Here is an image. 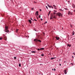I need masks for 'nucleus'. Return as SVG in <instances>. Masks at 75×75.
<instances>
[{
    "label": "nucleus",
    "mask_w": 75,
    "mask_h": 75,
    "mask_svg": "<svg viewBox=\"0 0 75 75\" xmlns=\"http://www.w3.org/2000/svg\"><path fill=\"white\" fill-rule=\"evenodd\" d=\"M8 26H6L5 27V31L6 33H8V32H9V30H8Z\"/></svg>",
    "instance_id": "1"
},
{
    "label": "nucleus",
    "mask_w": 75,
    "mask_h": 75,
    "mask_svg": "<svg viewBox=\"0 0 75 75\" xmlns=\"http://www.w3.org/2000/svg\"><path fill=\"white\" fill-rule=\"evenodd\" d=\"M56 15H57L58 16H59V17H60V16H62V13H61L60 12H58L57 13H56Z\"/></svg>",
    "instance_id": "2"
},
{
    "label": "nucleus",
    "mask_w": 75,
    "mask_h": 75,
    "mask_svg": "<svg viewBox=\"0 0 75 75\" xmlns=\"http://www.w3.org/2000/svg\"><path fill=\"white\" fill-rule=\"evenodd\" d=\"M34 41H36V42H41V41L40 40H38L37 39H35L34 40Z\"/></svg>",
    "instance_id": "3"
},
{
    "label": "nucleus",
    "mask_w": 75,
    "mask_h": 75,
    "mask_svg": "<svg viewBox=\"0 0 75 75\" xmlns=\"http://www.w3.org/2000/svg\"><path fill=\"white\" fill-rule=\"evenodd\" d=\"M51 16H53H53H53V18H55V19H56V18H57V17H56L55 16V14H53V15H51Z\"/></svg>",
    "instance_id": "4"
},
{
    "label": "nucleus",
    "mask_w": 75,
    "mask_h": 75,
    "mask_svg": "<svg viewBox=\"0 0 75 75\" xmlns=\"http://www.w3.org/2000/svg\"><path fill=\"white\" fill-rule=\"evenodd\" d=\"M3 39H4V40H5V41H6V40H7V37L5 36V37H4L3 38Z\"/></svg>",
    "instance_id": "5"
},
{
    "label": "nucleus",
    "mask_w": 75,
    "mask_h": 75,
    "mask_svg": "<svg viewBox=\"0 0 75 75\" xmlns=\"http://www.w3.org/2000/svg\"><path fill=\"white\" fill-rule=\"evenodd\" d=\"M55 38H56L57 40H58L59 39V37H55Z\"/></svg>",
    "instance_id": "6"
},
{
    "label": "nucleus",
    "mask_w": 75,
    "mask_h": 75,
    "mask_svg": "<svg viewBox=\"0 0 75 75\" xmlns=\"http://www.w3.org/2000/svg\"><path fill=\"white\" fill-rule=\"evenodd\" d=\"M28 21L30 24H31V23H32V21H31V20L29 19Z\"/></svg>",
    "instance_id": "7"
},
{
    "label": "nucleus",
    "mask_w": 75,
    "mask_h": 75,
    "mask_svg": "<svg viewBox=\"0 0 75 75\" xmlns=\"http://www.w3.org/2000/svg\"><path fill=\"white\" fill-rule=\"evenodd\" d=\"M35 14L36 15H37V16H38V11H36L35 13Z\"/></svg>",
    "instance_id": "8"
},
{
    "label": "nucleus",
    "mask_w": 75,
    "mask_h": 75,
    "mask_svg": "<svg viewBox=\"0 0 75 75\" xmlns=\"http://www.w3.org/2000/svg\"><path fill=\"white\" fill-rule=\"evenodd\" d=\"M64 74H67V70H65L64 71Z\"/></svg>",
    "instance_id": "9"
},
{
    "label": "nucleus",
    "mask_w": 75,
    "mask_h": 75,
    "mask_svg": "<svg viewBox=\"0 0 75 75\" xmlns=\"http://www.w3.org/2000/svg\"><path fill=\"white\" fill-rule=\"evenodd\" d=\"M53 17V16H51V17H50V20H51V19H52V17Z\"/></svg>",
    "instance_id": "10"
},
{
    "label": "nucleus",
    "mask_w": 75,
    "mask_h": 75,
    "mask_svg": "<svg viewBox=\"0 0 75 75\" xmlns=\"http://www.w3.org/2000/svg\"><path fill=\"white\" fill-rule=\"evenodd\" d=\"M72 6L73 7V8H75V6L74 4H73L72 5Z\"/></svg>",
    "instance_id": "11"
},
{
    "label": "nucleus",
    "mask_w": 75,
    "mask_h": 75,
    "mask_svg": "<svg viewBox=\"0 0 75 75\" xmlns=\"http://www.w3.org/2000/svg\"><path fill=\"white\" fill-rule=\"evenodd\" d=\"M51 13V11H50L49 12V13L48 14V16H49V15H50V14Z\"/></svg>",
    "instance_id": "12"
},
{
    "label": "nucleus",
    "mask_w": 75,
    "mask_h": 75,
    "mask_svg": "<svg viewBox=\"0 0 75 75\" xmlns=\"http://www.w3.org/2000/svg\"><path fill=\"white\" fill-rule=\"evenodd\" d=\"M47 6L49 7V8H51V6H50V5L47 4Z\"/></svg>",
    "instance_id": "13"
},
{
    "label": "nucleus",
    "mask_w": 75,
    "mask_h": 75,
    "mask_svg": "<svg viewBox=\"0 0 75 75\" xmlns=\"http://www.w3.org/2000/svg\"><path fill=\"white\" fill-rule=\"evenodd\" d=\"M74 31H73V32L72 33V35H74Z\"/></svg>",
    "instance_id": "14"
},
{
    "label": "nucleus",
    "mask_w": 75,
    "mask_h": 75,
    "mask_svg": "<svg viewBox=\"0 0 75 75\" xmlns=\"http://www.w3.org/2000/svg\"><path fill=\"white\" fill-rule=\"evenodd\" d=\"M55 58H56V57L55 58V57H54V58H53V57H52L51 58V59H55Z\"/></svg>",
    "instance_id": "15"
},
{
    "label": "nucleus",
    "mask_w": 75,
    "mask_h": 75,
    "mask_svg": "<svg viewBox=\"0 0 75 75\" xmlns=\"http://www.w3.org/2000/svg\"><path fill=\"white\" fill-rule=\"evenodd\" d=\"M67 46H69V47H71V45L69 44L67 45Z\"/></svg>",
    "instance_id": "16"
},
{
    "label": "nucleus",
    "mask_w": 75,
    "mask_h": 75,
    "mask_svg": "<svg viewBox=\"0 0 75 75\" xmlns=\"http://www.w3.org/2000/svg\"><path fill=\"white\" fill-rule=\"evenodd\" d=\"M44 49V48H42L40 49V50H43Z\"/></svg>",
    "instance_id": "17"
},
{
    "label": "nucleus",
    "mask_w": 75,
    "mask_h": 75,
    "mask_svg": "<svg viewBox=\"0 0 75 75\" xmlns=\"http://www.w3.org/2000/svg\"><path fill=\"white\" fill-rule=\"evenodd\" d=\"M31 52H32V53H35V51H32Z\"/></svg>",
    "instance_id": "18"
},
{
    "label": "nucleus",
    "mask_w": 75,
    "mask_h": 75,
    "mask_svg": "<svg viewBox=\"0 0 75 75\" xmlns=\"http://www.w3.org/2000/svg\"><path fill=\"white\" fill-rule=\"evenodd\" d=\"M68 14L69 15V14H70V11H69L68 12Z\"/></svg>",
    "instance_id": "19"
},
{
    "label": "nucleus",
    "mask_w": 75,
    "mask_h": 75,
    "mask_svg": "<svg viewBox=\"0 0 75 75\" xmlns=\"http://www.w3.org/2000/svg\"><path fill=\"white\" fill-rule=\"evenodd\" d=\"M19 67H21V64L20 63L19 64Z\"/></svg>",
    "instance_id": "20"
},
{
    "label": "nucleus",
    "mask_w": 75,
    "mask_h": 75,
    "mask_svg": "<svg viewBox=\"0 0 75 75\" xmlns=\"http://www.w3.org/2000/svg\"><path fill=\"white\" fill-rule=\"evenodd\" d=\"M59 10L60 11H63V10H62V9H59Z\"/></svg>",
    "instance_id": "21"
},
{
    "label": "nucleus",
    "mask_w": 75,
    "mask_h": 75,
    "mask_svg": "<svg viewBox=\"0 0 75 75\" xmlns=\"http://www.w3.org/2000/svg\"><path fill=\"white\" fill-rule=\"evenodd\" d=\"M3 38H0V40H2V39Z\"/></svg>",
    "instance_id": "22"
},
{
    "label": "nucleus",
    "mask_w": 75,
    "mask_h": 75,
    "mask_svg": "<svg viewBox=\"0 0 75 75\" xmlns=\"http://www.w3.org/2000/svg\"><path fill=\"white\" fill-rule=\"evenodd\" d=\"M41 56H42V57H43L44 56V54H41Z\"/></svg>",
    "instance_id": "23"
},
{
    "label": "nucleus",
    "mask_w": 75,
    "mask_h": 75,
    "mask_svg": "<svg viewBox=\"0 0 75 75\" xmlns=\"http://www.w3.org/2000/svg\"><path fill=\"white\" fill-rule=\"evenodd\" d=\"M18 29H16V33H17V31H18Z\"/></svg>",
    "instance_id": "24"
},
{
    "label": "nucleus",
    "mask_w": 75,
    "mask_h": 75,
    "mask_svg": "<svg viewBox=\"0 0 75 75\" xmlns=\"http://www.w3.org/2000/svg\"><path fill=\"white\" fill-rule=\"evenodd\" d=\"M54 14H56V13H55V12H53V13Z\"/></svg>",
    "instance_id": "25"
},
{
    "label": "nucleus",
    "mask_w": 75,
    "mask_h": 75,
    "mask_svg": "<svg viewBox=\"0 0 75 75\" xmlns=\"http://www.w3.org/2000/svg\"><path fill=\"white\" fill-rule=\"evenodd\" d=\"M3 38L5 36V35L4 34H3Z\"/></svg>",
    "instance_id": "26"
},
{
    "label": "nucleus",
    "mask_w": 75,
    "mask_h": 75,
    "mask_svg": "<svg viewBox=\"0 0 75 75\" xmlns=\"http://www.w3.org/2000/svg\"><path fill=\"white\" fill-rule=\"evenodd\" d=\"M53 6L54 7H56V6H55L54 5H53Z\"/></svg>",
    "instance_id": "27"
},
{
    "label": "nucleus",
    "mask_w": 75,
    "mask_h": 75,
    "mask_svg": "<svg viewBox=\"0 0 75 75\" xmlns=\"http://www.w3.org/2000/svg\"><path fill=\"white\" fill-rule=\"evenodd\" d=\"M39 18H40V17H41V16L39 15Z\"/></svg>",
    "instance_id": "28"
},
{
    "label": "nucleus",
    "mask_w": 75,
    "mask_h": 75,
    "mask_svg": "<svg viewBox=\"0 0 75 75\" xmlns=\"http://www.w3.org/2000/svg\"><path fill=\"white\" fill-rule=\"evenodd\" d=\"M46 23H47V21H46V22L44 24H46Z\"/></svg>",
    "instance_id": "29"
},
{
    "label": "nucleus",
    "mask_w": 75,
    "mask_h": 75,
    "mask_svg": "<svg viewBox=\"0 0 75 75\" xmlns=\"http://www.w3.org/2000/svg\"><path fill=\"white\" fill-rule=\"evenodd\" d=\"M38 51H40V50H40V49H38Z\"/></svg>",
    "instance_id": "30"
},
{
    "label": "nucleus",
    "mask_w": 75,
    "mask_h": 75,
    "mask_svg": "<svg viewBox=\"0 0 75 75\" xmlns=\"http://www.w3.org/2000/svg\"><path fill=\"white\" fill-rule=\"evenodd\" d=\"M51 8H53V7H52V6H51Z\"/></svg>",
    "instance_id": "31"
},
{
    "label": "nucleus",
    "mask_w": 75,
    "mask_h": 75,
    "mask_svg": "<svg viewBox=\"0 0 75 75\" xmlns=\"http://www.w3.org/2000/svg\"><path fill=\"white\" fill-rule=\"evenodd\" d=\"M46 8H47V9H48V7H47V6H46Z\"/></svg>",
    "instance_id": "32"
},
{
    "label": "nucleus",
    "mask_w": 75,
    "mask_h": 75,
    "mask_svg": "<svg viewBox=\"0 0 75 75\" xmlns=\"http://www.w3.org/2000/svg\"><path fill=\"white\" fill-rule=\"evenodd\" d=\"M36 2L35 1H34V3H36Z\"/></svg>",
    "instance_id": "33"
},
{
    "label": "nucleus",
    "mask_w": 75,
    "mask_h": 75,
    "mask_svg": "<svg viewBox=\"0 0 75 75\" xmlns=\"http://www.w3.org/2000/svg\"><path fill=\"white\" fill-rule=\"evenodd\" d=\"M34 20H35V21H37L36 20H35V19H34Z\"/></svg>",
    "instance_id": "34"
},
{
    "label": "nucleus",
    "mask_w": 75,
    "mask_h": 75,
    "mask_svg": "<svg viewBox=\"0 0 75 75\" xmlns=\"http://www.w3.org/2000/svg\"><path fill=\"white\" fill-rule=\"evenodd\" d=\"M14 58L15 59H16V57H14Z\"/></svg>",
    "instance_id": "35"
},
{
    "label": "nucleus",
    "mask_w": 75,
    "mask_h": 75,
    "mask_svg": "<svg viewBox=\"0 0 75 75\" xmlns=\"http://www.w3.org/2000/svg\"><path fill=\"white\" fill-rule=\"evenodd\" d=\"M40 20H41V21H42V20H43L42 19V18H41L40 19Z\"/></svg>",
    "instance_id": "36"
},
{
    "label": "nucleus",
    "mask_w": 75,
    "mask_h": 75,
    "mask_svg": "<svg viewBox=\"0 0 75 75\" xmlns=\"http://www.w3.org/2000/svg\"><path fill=\"white\" fill-rule=\"evenodd\" d=\"M54 12H57V11H56L55 10H54Z\"/></svg>",
    "instance_id": "37"
},
{
    "label": "nucleus",
    "mask_w": 75,
    "mask_h": 75,
    "mask_svg": "<svg viewBox=\"0 0 75 75\" xmlns=\"http://www.w3.org/2000/svg\"><path fill=\"white\" fill-rule=\"evenodd\" d=\"M44 35H45V33H43Z\"/></svg>",
    "instance_id": "38"
},
{
    "label": "nucleus",
    "mask_w": 75,
    "mask_h": 75,
    "mask_svg": "<svg viewBox=\"0 0 75 75\" xmlns=\"http://www.w3.org/2000/svg\"><path fill=\"white\" fill-rule=\"evenodd\" d=\"M59 65L60 66H61V64H59Z\"/></svg>",
    "instance_id": "39"
},
{
    "label": "nucleus",
    "mask_w": 75,
    "mask_h": 75,
    "mask_svg": "<svg viewBox=\"0 0 75 75\" xmlns=\"http://www.w3.org/2000/svg\"><path fill=\"white\" fill-rule=\"evenodd\" d=\"M56 70V69H54V71H55Z\"/></svg>",
    "instance_id": "40"
},
{
    "label": "nucleus",
    "mask_w": 75,
    "mask_h": 75,
    "mask_svg": "<svg viewBox=\"0 0 75 75\" xmlns=\"http://www.w3.org/2000/svg\"><path fill=\"white\" fill-rule=\"evenodd\" d=\"M31 9H32V10H34V8H31Z\"/></svg>",
    "instance_id": "41"
},
{
    "label": "nucleus",
    "mask_w": 75,
    "mask_h": 75,
    "mask_svg": "<svg viewBox=\"0 0 75 75\" xmlns=\"http://www.w3.org/2000/svg\"><path fill=\"white\" fill-rule=\"evenodd\" d=\"M31 20H33V19H32V18H31Z\"/></svg>",
    "instance_id": "42"
},
{
    "label": "nucleus",
    "mask_w": 75,
    "mask_h": 75,
    "mask_svg": "<svg viewBox=\"0 0 75 75\" xmlns=\"http://www.w3.org/2000/svg\"><path fill=\"white\" fill-rule=\"evenodd\" d=\"M52 71H54V69H52Z\"/></svg>",
    "instance_id": "43"
},
{
    "label": "nucleus",
    "mask_w": 75,
    "mask_h": 75,
    "mask_svg": "<svg viewBox=\"0 0 75 75\" xmlns=\"http://www.w3.org/2000/svg\"><path fill=\"white\" fill-rule=\"evenodd\" d=\"M72 58H74V57L73 56H72Z\"/></svg>",
    "instance_id": "44"
},
{
    "label": "nucleus",
    "mask_w": 75,
    "mask_h": 75,
    "mask_svg": "<svg viewBox=\"0 0 75 75\" xmlns=\"http://www.w3.org/2000/svg\"><path fill=\"white\" fill-rule=\"evenodd\" d=\"M40 11H41V9H40Z\"/></svg>",
    "instance_id": "45"
},
{
    "label": "nucleus",
    "mask_w": 75,
    "mask_h": 75,
    "mask_svg": "<svg viewBox=\"0 0 75 75\" xmlns=\"http://www.w3.org/2000/svg\"><path fill=\"white\" fill-rule=\"evenodd\" d=\"M55 8V9H57V8Z\"/></svg>",
    "instance_id": "46"
},
{
    "label": "nucleus",
    "mask_w": 75,
    "mask_h": 75,
    "mask_svg": "<svg viewBox=\"0 0 75 75\" xmlns=\"http://www.w3.org/2000/svg\"><path fill=\"white\" fill-rule=\"evenodd\" d=\"M65 62H66V61H65L64 62L65 63Z\"/></svg>",
    "instance_id": "47"
},
{
    "label": "nucleus",
    "mask_w": 75,
    "mask_h": 75,
    "mask_svg": "<svg viewBox=\"0 0 75 75\" xmlns=\"http://www.w3.org/2000/svg\"><path fill=\"white\" fill-rule=\"evenodd\" d=\"M73 53L74 54L75 53Z\"/></svg>",
    "instance_id": "48"
},
{
    "label": "nucleus",
    "mask_w": 75,
    "mask_h": 75,
    "mask_svg": "<svg viewBox=\"0 0 75 75\" xmlns=\"http://www.w3.org/2000/svg\"><path fill=\"white\" fill-rule=\"evenodd\" d=\"M74 55H75V54L74 53Z\"/></svg>",
    "instance_id": "49"
},
{
    "label": "nucleus",
    "mask_w": 75,
    "mask_h": 75,
    "mask_svg": "<svg viewBox=\"0 0 75 75\" xmlns=\"http://www.w3.org/2000/svg\"><path fill=\"white\" fill-rule=\"evenodd\" d=\"M47 4H48L47 3Z\"/></svg>",
    "instance_id": "50"
},
{
    "label": "nucleus",
    "mask_w": 75,
    "mask_h": 75,
    "mask_svg": "<svg viewBox=\"0 0 75 75\" xmlns=\"http://www.w3.org/2000/svg\"><path fill=\"white\" fill-rule=\"evenodd\" d=\"M62 29H63V28H62Z\"/></svg>",
    "instance_id": "51"
},
{
    "label": "nucleus",
    "mask_w": 75,
    "mask_h": 75,
    "mask_svg": "<svg viewBox=\"0 0 75 75\" xmlns=\"http://www.w3.org/2000/svg\"><path fill=\"white\" fill-rule=\"evenodd\" d=\"M68 1V2H69V1Z\"/></svg>",
    "instance_id": "52"
},
{
    "label": "nucleus",
    "mask_w": 75,
    "mask_h": 75,
    "mask_svg": "<svg viewBox=\"0 0 75 75\" xmlns=\"http://www.w3.org/2000/svg\"><path fill=\"white\" fill-rule=\"evenodd\" d=\"M59 75H60V74H59Z\"/></svg>",
    "instance_id": "53"
},
{
    "label": "nucleus",
    "mask_w": 75,
    "mask_h": 75,
    "mask_svg": "<svg viewBox=\"0 0 75 75\" xmlns=\"http://www.w3.org/2000/svg\"><path fill=\"white\" fill-rule=\"evenodd\" d=\"M37 18L38 19V18Z\"/></svg>",
    "instance_id": "54"
},
{
    "label": "nucleus",
    "mask_w": 75,
    "mask_h": 75,
    "mask_svg": "<svg viewBox=\"0 0 75 75\" xmlns=\"http://www.w3.org/2000/svg\"><path fill=\"white\" fill-rule=\"evenodd\" d=\"M33 21H34V20H33Z\"/></svg>",
    "instance_id": "55"
}]
</instances>
